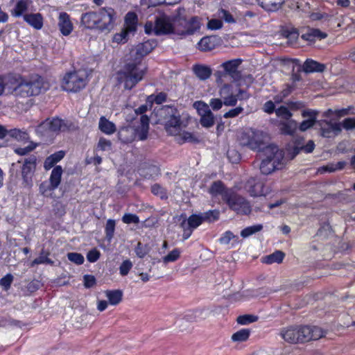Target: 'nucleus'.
I'll use <instances>...</instances> for the list:
<instances>
[{
  "mask_svg": "<svg viewBox=\"0 0 355 355\" xmlns=\"http://www.w3.org/2000/svg\"><path fill=\"white\" fill-rule=\"evenodd\" d=\"M155 45L149 40L138 44L131 51L123 69L119 72V78L127 89H132L141 81L147 71V66L142 62L143 58L150 53Z\"/></svg>",
  "mask_w": 355,
  "mask_h": 355,
  "instance_id": "obj_1",
  "label": "nucleus"
},
{
  "mask_svg": "<svg viewBox=\"0 0 355 355\" xmlns=\"http://www.w3.org/2000/svg\"><path fill=\"white\" fill-rule=\"evenodd\" d=\"M116 12L112 8H101L82 14L80 24L87 29L108 33L114 28Z\"/></svg>",
  "mask_w": 355,
  "mask_h": 355,
  "instance_id": "obj_2",
  "label": "nucleus"
},
{
  "mask_svg": "<svg viewBox=\"0 0 355 355\" xmlns=\"http://www.w3.org/2000/svg\"><path fill=\"white\" fill-rule=\"evenodd\" d=\"M12 84H16L11 94L17 99H24L39 95L44 87V79L38 74L13 76Z\"/></svg>",
  "mask_w": 355,
  "mask_h": 355,
  "instance_id": "obj_3",
  "label": "nucleus"
},
{
  "mask_svg": "<svg viewBox=\"0 0 355 355\" xmlns=\"http://www.w3.org/2000/svg\"><path fill=\"white\" fill-rule=\"evenodd\" d=\"M323 330L317 326L297 325L283 328L281 337L287 343L295 344L318 340L324 336Z\"/></svg>",
  "mask_w": 355,
  "mask_h": 355,
  "instance_id": "obj_4",
  "label": "nucleus"
},
{
  "mask_svg": "<svg viewBox=\"0 0 355 355\" xmlns=\"http://www.w3.org/2000/svg\"><path fill=\"white\" fill-rule=\"evenodd\" d=\"M263 159L260 164V171L264 175H268L275 170H278L283 165L284 155L282 150L275 145L266 146Z\"/></svg>",
  "mask_w": 355,
  "mask_h": 355,
  "instance_id": "obj_5",
  "label": "nucleus"
},
{
  "mask_svg": "<svg viewBox=\"0 0 355 355\" xmlns=\"http://www.w3.org/2000/svg\"><path fill=\"white\" fill-rule=\"evenodd\" d=\"M157 114L170 135H175L179 132L182 121L180 112L175 107L164 105L158 111Z\"/></svg>",
  "mask_w": 355,
  "mask_h": 355,
  "instance_id": "obj_6",
  "label": "nucleus"
},
{
  "mask_svg": "<svg viewBox=\"0 0 355 355\" xmlns=\"http://www.w3.org/2000/svg\"><path fill=\"white\" fill-rule=\"evenodd\" d=\"M243 62L242 59L236 58L227 60L220 65L219 70L214 73L216 77V82L217 84H222L230 78L234 81L239 80L241 77V71L239 70V67Z\"/></svg>",
  "mask_w": 355,
  "mask_h": 355,
  "instance_id": "obj_7",
  "label": "nucleus"
},
{
  "mask_svg": "<svg viewBox=\"0 0 355 355\" xmlns=\"http://www.w3.org/2000/svg\"><path fill=\"white\" fill-rule=\"evenodd\" d=\"M221 85L219 87L218 94L226 106H235L238 100L249 98V94L246 91L241 89L238 85L232 83H225V82Z\"/></svg>",
  "mask_w": 355,
  "mask_h": 355,
  "instance_id": "obj_8",
  "label": "nucleus"
},
{
  "mask_svg": "<svg viewBox=\"0 0 355 355\" xmlns=\"http://www.w3.org/2000/svg\"><path fill=\"white\" fill-rule=\"evenodd\" d=\"M268 135L263 131L250 129L243 132L240 138L241 144L254 150L265 152Z\"/></svg>",
  "mask_w": 355,
  "mask_h": 355,
  "instance_id": "obj_9",
  "label": "nucleus"
},
{
  "mask_svg": "<svg viewBox=\"0 0 355 355\" xmlns=\"http://www.w3.org/2000/svg\"><path fill=\"white\" fill-rule=\"evenodd\" d=\"M87 75L84 71H75L66 73L62 81V87L69 92H78L87 84Z\"/></svg>",
  "mask_w": 355,
  "mask_h": 355,
  "instance_id": "obj_10",
  "label": "nucleus"
},
{
  "mask_svg": "<svg viewBox=\"0 0 355 355\" xmlns=\"http://www.w3.org/2000/svg\"><path fill=\"white\" fill-rule=\"evenodd\" d=\"M225 202L230 208L237 214H248L251 211L249 202L242 196L234 193L233 191L229 196H225Z\"/></svg>",
  "mask_w": 355,
  "mask_h": 355,
  "instance_id": "obj_11",
  "label": "nucleus"
},
{
  "mask_svg": "<svg viewBox=\"0 0 355 355\" xmlns=\"http://www.w3.org/2000/svg\"><path fill=\"white\" fill-rule=\"evenodd\" d=\"M193 107L196 109L200 116V123L206 128L212 127L215 123V116L211 111L208 104L198 101L193 103Z\"/></svg>",
  "mask_w": 355,
  "mask_h": 355,
  "instance_id": "obj_12",
  "label": "nucleus"
},
{
  "mask_svg": "<svg viewBox=\"0 0 355 355\" xmlns=\"http://www.w3.org/2000/svg\"><path fill=\"white\" fill-rule=\"evenodd\" d=\"M177 28L173 24V18L166 15L156 17L155 21L154 33L156 35L176 34Z\"/></svg>",
  "mask_w": 355,
  "mask_h": 355,
  "instance_id": "obj_13",
  "label": "nucleus"
},
{
  "mask_svg": "<svg viewBox=\"0 0 355 355\" xmlns=\"http://www.w3.org/2000/svg\"><path fill=\"white\" fill-rule=\"evenodd\" d=\"M64 128L65 125L62 119L54 118L50 120L48 119L37 127L36 132L41 136L48 137L51 132H59L64 130Z\"/></svg>",
  "mask_w": 355,
  "mask_h": 355,
  "instance_id": "obj_14",
  "label": "nucleus"
},
{
  "mask_svg": "<svg viewBox=\"0 0 355 355\" xmlns=\"http://www.w3.org/2000/svg\"><path fill=\"white\" fill-rule=\"evenodd\" d=\"M37 157L32 155L25 159L21 167V176L25 186L30 187L32 184V178L36 168Z\"/></svg>",
  "mask_w": 355,
  "mask_h": 355,
  "instance_id": "obj_15",
  "label": "nucleus"
},
{
  "mask_svg": "<svg viewBox=\"0 0 355 355\" xmlns=\"http://www.w3.org/2000/svg\"><path fill=\"white\" fill-rule=\"evenodd\" d=\"M317 126L320 130V134L323 137H331L332 134L337 135L341 132V125L339 123H331L326 120H320L317 122Z\"/></svg>",
  "mask_w": 355,
  "mask_h": 355,
  "instance_id": "obj_16",
  "label": "nucleus"
},
{
  "mask_svg": "<svg viewBox=\"0 0 355 355\" xmlns=\"http://www.w3.org/2000/svg\"><path fill=\"white\" fill-rule=\"evenodd\" d=\"M245 189L252 196H261L264 195L263 183L257 178L249 179L245 183Z\"/></svg>",
  "mask_w": 355,
  "mask_h": 355,
  "instance_id": "obj_17",
  "label": "nucleus"
},
{
  "mask_svg": "<svg viewBox=\"0 0 355 355\" xmlns=\"http://www.w3.org/2000/svg\"><path fill=\"white\" fill-rule=\"evenodd\" d=\"M58 26L61 33L64 35H69L73 31V26L71 21L69 15L64 12H60L58 17Z\"/></svg>",
  "mask_w": 355,
  "mask_h": 355,
  "instance_id": "obj_18",
  "label": "nucleus"
},
{
  "mask_svg": "<svg viewBox=\"0 0 355 355\" xmlns=\"http://www.w3.org/2000/svg\"><path fill=\"white\" fill-rule=\"evenodd\" d=\"M149 121L150 119L146 115H142L140 118V125L135 128L136 130V137H137L141 141L146 140L148 137Z\"/></svg>",
  "mask_w": 355,
  "mask_h": 355,
  "instance_id": "obj_19",
  "label": "nucleus"
},
{
  "mask_svg": "<svg viewBox=\"0 0 355 355\" xmlns=\"http://www.w3.org/2000/svg\"><path fill=\"white\" fill-rule=\"evenodd\" d=\"M219 38L216 36H206L198 43V49L202 51H209L214 49L218 44Z\"/></svg>",
  "mask_w": 355,
  "mask_h": 355,
  "instance_id": "obj_20",
  "label": "nucleus"
},
{
  "mask_svg": "<svg viewBox=\"0 0 355 355\" xmlns=\"http://www.w3.org/2000/svg\"><path fill=\"white\" fill-rule=\"evenodd\" d=\"M118 137L122 143H130L136 138V130L133 127H123L118 132Z\"/></svg>",
  "mask_w": 355,
  "mask_h": 355,
  "instance_id": "obj_21",
  "label": "nucleus"
},
{
  "mask_svg": "<svg viewBox=\"0 0 355 355\" xmlns=\"http://www.w3.org/2000/svg\"><path fill=\"white\" fill-rule=\"evenodd\" d=\"M200 22L197 17H191L187 21V27L183 30H176L178 35H190L200 29Z\"/></svg>",
  "mask_w": 355,
  "mask_h": 355,
  "instance_id": "obj_22",
  "label": "nucleus"
},
{
  "mask_svg": "<svg viewBox=\"0 0 355 355\" xmlns=\"http://www.w3.org/2000/svg\"><path fill=\"white\" fill-rule=\"evenodd\" d=\"M24 20L36 30L43 27V17L40 13H31L24 15Z\"/></svg>",
  "mask_w": 355,
  "mask_h": 355,
  "instance_id": "obj_23",
  "label": "nucleus"
},
{
  "mask_svg": "<svg viewBox=\"0 0 355 355\" xmlns=\"http://www.w3.org/2000/svg\"><path fill=\"white\" fill-rule=\"evenodd\" d=\"M209 193L213 196H221L223 200H225V196H229L232 191L225 187L223 183L221 181H215L212 183L209 188Z\"/></svg>",
  "mask_w": 355,
  "mask_h": 355,
  "instance_id": "obj_24",
  "label": "nucleus"
},
{
  "mask_svg": "<svg viewBox=\"0 0 355 355\" xmlns=\"http://www.w3.org/2000/svg\"><path fill=\"white\" fill-rule=\"evenodd\" d=\"M192 69L194 74L200 80H207L210 78L212 73L211 69L209 67L204 64H194Z\"/></svg>",
  "mask_w": 355,
  "mask_h": 355,
  "instance_id": "obj_25",
  "label": "nucleus"
},
{
  "mask_svg": "<svg viewBox=\"0 0 355 355\" xmlns=\"http://www.w3.org/2000/svg\"><path fill=\"white\" fill-rule=\"evenodd\" d=\"M326 66L311 59H307L303 64V71L306 73L322 72Z\"/></svg>",
  "mask_w": 355,
  "mask_h": 355,
  "instance_id": "obj_26",
  "label": "nucleus"
},
{
  "mask_svg": "<svg viewBox=\"0 0 355 355\" xmlns=\"http://www.w3.org/2000/svg\"><path fill=\"white\" fill-rule=\"evenodd\" d=\"M282 133L288 135H293L297 129V123L293 119L281 121L279 123Z\"/></svg>",
  "mask_w": 355,
  "mask_h": 355,
  "instance_id": "obj_27",
  "label": "nucleus"
},
{
  "mask_svg": "<svg viewBox=\"0 0 355 355\" xmlns=\"http://www.w3.org/2000/svg\"><path fill=\"white\" fill-rule=\"evenodd\" d=\"M259 4L267 11H277L284 3V0H257Z\"/></svg>",
  "mask_w": 355,
  "mask_h": 355,
  "instance_id": "obj_28",
  "label": "nucleus"
},
{
  "mask_svg": "<svg viewBox=\"0 0 355 355\" xmlns=\"http://www.w3.org/2000/svg\"><path fill=\"white\" fill-rule=\"evenodd\" d=\"M137 15L133 12H128L125 17V28L128 33H134L137 30Z\"/></svg>",
  "mask_w": 355,
  "mask_h": 355,
  "instance_id": "obj_29",
  "label": "nucleus"
},
{
  "mask_svg": "<svg viewBox=\"0 0 355 355\" xmlns=\"http://www.w3.org/2000/svg\"><path fill=\"white\" fill-rule=\"evenodd\" d=\"M64 151L60 150L47 157L44 163V168L46 170L51 169L56 163L60 162L64 157Z\"/></svg>",
  "mask_w": 355,
  "mask_h": 355,
  "instance_id": "obj_30",
  "label": "nucleus"
},
{
  "mask_svg": "<svg viewBox=\"0 0 355 355\" xmlns=\"http://www.w3.org/2000/svg\"><path fill=\"white\" fill-rule=\"evenodd\" d=\"M62 172L63 170L60 166H56L52 170L49 178V183L51 184V189H55L58 187L61 182Z\"/></svg>",
  "mask_w": 355,
  "mask_h": 355,
  "instance_id": "obj_31",
  "label": "nucleus"
},
{
  "mask_svg": "<svg viewBox=\"0 0 355 355\" xmlns=\"http://www.w3.org/2000/svg\"><path fill=\"white\" fill-rule=\"evenodd\" d=\"M105 294L111 305H117L122 301L123 292L121 290H107L105 291Z\"/></svg>",
  "mask_w": 355,
  "mask_h": 355,
  "instance_id": "obj_32",
  "label": "nucleus"
},
{
  "mask_svg": "<svg viewBox=\"0 0 355 355\" xmlns=\"http://www.w3.org/2000/svg\"><path fill=\"white\" fill-rule=\"evenodd\" d=\"M327 36L325 33L320 31L319 29H309L306 33L302 35L301 37L304 40L313 42L316 38L324 39Z\"/></svg>",
  "mask_w": 355,
  "mask_h": 355,
  "instance_id": "obj_33",
  "label": "nucleus"
},
{
  "mask_svg": "<svg viewBox=\"0 0 355 355\" xmlns=\"http://www.w3.org/2000/svg\"><path fill=\"white\" fill-rule=\"evenodd\" d=\"M98 128L101 132L106 135H112L116 131L114 123L107 120L105 116L100 118Z\"/></svg>",
  "mask_w": 355,
  "mask_h": 355,
  "instance_id": "obj_34",
  "label": "nucleus"
},
{
  "mask_svg": "<svg viewBox=\"0 0 355 355\" xmlns=\"http://www.w3.org/2000/svg\"><path fill=\"white\" fill-rule=\"evenodd\" d=\"M284 257V252L281 250H276L273 253L263 257L262 258V261L267 264H272L274 263H280L283 261Z\"/></svg>",
  "mask_w": 355,
  "mask_h": 355,
  "instance_id": "obj_35",
  "label": "nucleus"
},
{
  "mask_svg": "<svg viewBox=\"0 0 355 355\" xmlns=\"http://www.w3.org/2000/svg\"><path fill=\"white\" fill-rule=\"evenodd\" d=\"M29 5L23 2L22 1H17L15 7L11 10V15L15 17H21L25 14V12L28 10Z\"/></svg>",
  "mask_w": 355,
  "mask_h": 355,
  "instance_id": "obj_36",
  "label": "nucleus"
},
{
  "mask_svg": "<svg viewBox=\"0 0 355 355\" xmlns=\"http://www.w3.org/2000/svg\"><path fill=\"white\" fill-rule=\"evenodd\" d=\"M49 255V252H46L44 250H42L38 257L35 259L31 263V267H33L35 265L39 264H50L53 265V261L49 259L48 257Z\"/></svg>",
  "mask_w": 355,
  "mask_h": 355,
  "instance_id": "obj_37",
  "label": "nucleus"
},
{
  "mask_svg": "<svg viewBox=\"0 0 355 355\" xmlns=\"http://www.w3.org/2000/svg\"><path fill=\"white\" fill-rule=\"evenodd\" d=\"M250 334V329H242L232 334V340L234 342H238V343L245 342L248 339Z\"/></svg>",
  "mask_w": 355,
  "mask_h": 355,
  "instance_id": "obj_38",
  "label": "nucleus"
},
{
  "mask_svg": "<svg viewBox=\"0 0 355 355\" xmlns=\"http://www.w3.org/2000/svg\"><path fill=\"white\" fill-rule=\"evenodd\" d=\"M8 135L17 141H25L28 139V135L26 131L17 128L8 130Z\"/></svg>",
  "mask_w": 355,
  "mask_h": 355,
  "instance_id": "obj_39",
  "label": "nucleus"
},
{
  "mask_svg": "<svg viewBox=\"0 0 355 355\" xmlns=\"http://www.w3.org/2000/svg\"><path fill=\"white\" fill-rule=\"evenodd\" d=\"M116 222L113 219H108L105 227V238L108 242H110L114 235Z\"/></svg>",
  "mask_w": 355,
  "mask_h": 355,
  "instance_id": "obj_40",
  "label": "nucleus"
},
{
  "mask_svg": "<svg viewBox=\"0 0 355 355\" xmlns=\"http://www.w3.org/2000/svg\"><path fill=\"white\" fill-rule=\"evenodd\" d=\"M143 176L145 178L150 179L155 178L160 174V169L155 165H150L145 168L142 171Z\"/></svg>",
  "mask_w": 355,
  "mask_h": 355,
  "instance_id": "obj_41",
  "label": "nucleus"
},
{
  "mask_svg": "<svg viewBox=\"0 0 355 355\" xmlns=\"http://www.w3.org/2000/svg\"><path fill=\"white\" fill-rule=\"evenodd\" d=\"M263 229V225L261 224L250 226L243 229L241 232V236L243 238L248 237L253 234H255Z\"/></svg>",
  "mask_w": 355,
  "mask_h": 355,
  "instance_id": "obj_42",
  "label": "nucleus"
},
{
  "mask_svg": "<svg viewBox=\"0 0 355 355\" xmlns=\"http://www.w3.org/2000/svg\"><path fill=\"white\" fill-rule=\"evenodd\" d=\"M275 114L278 117L282 118L285 121L291 119L293 116L289 108L283 105L276 109Z\"/></svg>",
  "mask_w": 355,
  "mask_h": 355,
  "instance_id": "obj_43",
  "label": "nucleus"
},
{
  "mask_svg": "<svg viewBox=\"0 0 355 355\" xmlns=\"http://www.w3.org/2000/svg\"><path fill=\"white\" fill-rule=\"evenodd\" d=\"M181 251L178 248H175L171 251L167 255L163 257V261L165 263L169 262H174L177 261L180 257Z\"/></svg>",
  "mask_w": 355,
  "mask_h": 355,
  "instance_id": "obj_44",
  "label": "nucleus"
},
{
  "mask_svg": "<svg viewBox=\"0 0 355 355\" xmlns=\"http://www.w3.org/2000/svg\"><path fill=\"white\" fill-rule=\"evenodd\" d=\"M151 192L161 199L168 198L166 190L158 184H155L151 187Z\"/></svg>",
  "mask_w": 355,
  "mask_h": 355,
  "instance_id": "obj_45",
  "label": "nucleus"
},
{
  "mask_svg": "<svg viewBox=\"0 0 355 355\" xmlns=\"http://www.w3.org/2000/svg\"><path fill=\"white\" fill-rule=\"evenodd\" d=\"M187 220L189 221V225H190V227H191L193 230L197 228L198 226H200L204 221V219L201 214H192L188 218Z\"/></svg>",
  "mask_w": 355,
  "mask_h": 355,
  "instance_id": "obj_46",
  "label": "nucleus"
},
{
  "mask_svg": "<svg viewBox=\"0 0 355 355\" xmlns=\"http://www.w3.org/2000/svg\"><path fill=\"white\" fill-rule=\"evenodd\" d=\"M283 35L288 40L291 44H294L298 39L299 33L296 29L286 30Z\"/></svg>",
  "mask_w": 355,
  "mask_h": 355,
  "instance_id": "obj_47",
  "label": "nucleus"
},
{
  "mask_svg": "<svg viewBox=\"0 0 355 355\" xmlns=\"http://www.w3.org/2000/svg\"><path fill=\"white\" fill-rule=\"evenodd\" d=\"M128 33L126 30L123 28L120 33H117L114 35L112 41L117 44L125 43L128 41Z\"/></svg>",
  "mask_w": 355,
  "mask_h": 355,
  "instance_id": "obj_48",
  "label": "nucleus"
},
{
  "mask_svg": "<svg viewBox=\"0 0 355 355\" xmlns=\"http://www.w3.org/2000/svg\"><path fill=\"white\" fill-rule=\"evenodd\" d=\"M204 221L213 222L218 219L219 211L218 210H209L207 212L201 214Z\"/></svg>",
  "mask_w": 355,
  "mask_h": 355,
  "instance_id": "obj_49",
  "label": "nucleus"
},
{
  "mask_svg": "<svg viewBox=\"0 0 355 355\" xmlns=\"http://www.w3.org/2000/svg\"><path fill=\"white\" fill-rule=\"evenodd\" d=\"M13 279V275L10 273H8L0 279V286L4 291H8L10 289Z\"/></svg>",
  "mask_w": 355,
  "mask_h": 355,
  "instance_id": "obj_50",
  "label": "nucleus"
},
{
  "mask_svg": "<svg viewBox=\"0 0 355 355\" xmlns=\"http://www.w3.org/2000/svg\"><path fill=\"white\" fill-rule=\"evenodd\" d=\"M150 252V247L148 245H143L139 242L135 248V253L139 258L144 257Z\"/></svg>",
  "mask_w": 355,
  "mask_h": 355,
  "instance_id": "obj_51",
  "label": "nucleus"
},
{
  "mask_svg": "<svg viewBox=\"0 0 355 355\" xmlns=\"http://www.w3.org/2000/svg\"><path fill=\"white\" fill-rule=\"evenodd\" d=\"M258 320V317L253 315H243L237 318L236 321L241 324H248Z\"/></svg>",
  "mask_w": 355,
  "mask_h": 355,
  "instance_id": "obj_52",
  "label": "nucleus"
},
{
  "mask_svg": "<svg viewBox=\"0 0 355 355\" xmlns=\"http://www.w3.org/2000/svg\"><path fill=\"white\" fill-rule=\"evenodd\" d=\"M218 16L227 23L233 24L236 21L232 14L225 9H220L218 12Z\"/></svg>",
  "mask_w": 355,
  "mask_h": 355,
  "instance_id": "obj_53",
  "label": "nucleus"
},
{
  "mask_svg": "<svg viewBox=\"0 0 355 355\" xmlns=\"http://www.w3.org/2000/svg\"><path fill=\"white\" fill-rule=\"evenodd\" d=\"M67 258L70 261L77 265L83 264L85 261L84 257L80 253L77 252H69Z\"/></svg>",
  "mask_w": 355,
  "mask_h": 355,
  "instance_id": "obj_54",
  "label": "nucleus"
},
{
  "mask_svg": "<svg viewBox=\"0 0 355 355\" xmlns=\"http://www.w3.org/2000/svg\"><path fill=\"white\" fill-rule=\"evenodd\" d=\"M180 226L183 230V234H182L183 239L184 240L188 239L191 236V235L193 232V229L191 228V227H190V225H189L188 220H184L181 223Z\"/></svg>",
  "mask_w": 355,
  "mask_h": 355,
  "instance_id": "obj_55",
  "label": "nucleus"
},
{
  "mask_svg": "<svg viewBox=\"0 0 355 355\" xmlns=\"http://www.w3.org/2000/svg\"><path fill=\"white\" fill-rule=\"evenodd\" d=\"M112 142L111 141L104 138L101 137L97 144L96 149L102 151L109 150L111 149Z\"/></svg>",
  "mask_w": 355,
  "mask_h": 355,
  "instance_id": "obj_56",
  "label": "nucleus"
},
{
  "mask_svg": "<svg viewBox=\"0 0 355 355\" xmlns=\"http://www.w3.org/2000/svg\"><path fill=\"white\" fill-rule=\"evenodd\" d=\"M122 221L125 224H138L139 223V218L136 214L126 213L123 216Z\"/></svg>",
  "mask_w": 355,
  "mask_h": 355,
  "instance_id": "obj_57",
  "label": "nucleus"
},
{
  "mask_svg": "<svg viewBox=\"0 0 355 355\" xmlns=\"http://www.w3.org/2000/svg\"><path fill=\"white\" fill-rule=\"evenodd\" d=\"M243 111V108L241 106L231 109L228 112H225L223 115L224 118H234L238 116Z\"/></svg>",
  "mask_w": 355,
  "mask_h": 355,
  "instance_id": "obj_58",
  "label": "nucleus"
},
{
  "mask_svg": "<svg viewBox=\"0 0 355 355\" xmlns=\"http://www.w3.org/2000/svg\"><path fill=\"white\" fill-rule=\"evenodd\" d=\"M132 264L130 260H125L122 262L120 266L119 270L120 274L122 276H125L128 274L130 270L132 268Z\"/></svg>",
  "mask_w": 355,
  "mask_h": 355,
  "instance_id": "obj_59",
  "label": "nucleus"
},
{
  "mask_svg": "<svg viewBox=\"0 0 355 355\" xmlns=\"http://www.w3.org/2000/svg\"><path fill=\"white\" fill-rule=\"evenodd\" d=\"M317 122L313 119H306L303 121L299 125V129L302 132H304L308 129L312 128L314 125H317Z\"/></svg>",
  "mask_w": 355,
  "mask_h": 355,
  "instance_id": "obj_60",
  "label": "nucleus"
},
{
  "mask_svg": "<svg viewBox=\"0 0 355 355\" xmlns=\"http://www.w3.org/2000/svg\"><path fill=\"white\" fill-rule=\"evenodd\" d=\"M223 27V22L218 19H212L207 23V28L210 30H218Z\"/></svg>",
  "mask_w": 355,
  "mask_h": 355,
  "instance_id": "obj_61",
  "label": "nucleus"
},
{
  "mask_svg": "<svg viewBox=\"0 0 355 355\" xmlns=\"http://www.w3.org/2000/svg\"><path fill=\"white\" fill-rule=\"evenodd\" d=\"M101 253L96 248L89 250L87 254V259L89 262H96L100 257Z\"/></svg>",
  "mask_w": 355,
  "mask_h": 355,
  "instance_id": "obj_62",
  "label": "nucleus"
},
{
  "mask_svg": "<svg viewBox=\"0 0 355 355\" xmlns=\"http://www.w3.org/2000/svg\"><path fill=\"white\" fill-rule=\"evenodd\" d=\"M173 24L176 26L177 29L183 30L187 27V20L185 18L176 17L173 18Z\"/></svg>",
  "mask_w": 355,
  "mask_h": 355,
  "instance_id": "obj_63",
  "label": "nucleus"
},
{
  "mask_svg": "<svg viewBox=\"0 0 355 355\" xmlns=\"http://www.w3.org/2000/svg\"><path fill=\"white\" fill-rule=\"evenodd\" d=\"M223 101L220 98H211L209 101V105L214 111L219 110L223 105Z\"/></svg>",
  "mask_w": 355,
  "mask_h": 355,
  "instance_id": "obj_64",
  "label": "nucleus"
}]
</instances>
